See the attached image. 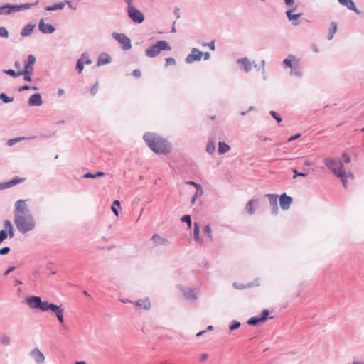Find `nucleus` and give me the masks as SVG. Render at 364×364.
Here are the masks:
<instances>
[{
  "mask_svg": "<svg viewBox=\"0 0 364 364\" xmlns=\"http://www.w3.org/2000/svg\"><path fill=\"white\" fill-rule=\"evenodd\" d=\"M26 180V178L15 177L12 180L0 183V189H6L18 183H23Z\"/></svg>",
  "mask_w": 364,
  "mask_h": 364,
  "instance_id": "13",
  "label": "nucleus"
},
{
  "mask_svg": "<svg viewBox=\"0 0 364 364\" xmlns=\"http://www.w3.org/2000/svg\"><path fill=\"white\" fill-rule=\"evenodd\" d=\"M34 28V26L32 24L26 25L21 31V35L22 36H27L31 33Z\"/></svg>",
  "mask_w": 364,
  "mask_h": 364,
  "instance_id": "28",
  "label": "nucleus"
},
{
  "mask_svg": "<svg viewBox=\"0 0 364 364\" xmlns=\"http://www.w3.org/2000/svg\"><path fill=\"white\" fill-rule=\"evenodd\" d=\"M240 322L237 321H233L232 323L229 326V328L230 331H234L237 329L240 326Z\"/></svg>",
  "mask_w": 364,
  "mask_h": 364,
  "instance_id": "37",
  "label": "nucleus"
},
{
  "mask_svg": "<svg viewBox=\"0 0 364 364\" xmlns=\"http://www.w3.org/2000/svg\"><path fill=\"white\" fill-rule=\"evenodd\" d=\"M117 207L120 206V203H119V200H114L113 202V204H112V211L114 213L116 216H118L119 213H118V210L117 209Z\"/></svg>",
  "mask_w": 364,
  "mask_h": 364,
  "instance_id": "38",
  "label": "nucleus"
},
{
  "mask_svg": "<svg viewBox=\"0 0 364 364\" xmlns=\"http://www.w3.org/2000/svg\"><path fill=\"white\" fill-rule=\"evenodd\" d=\"M84 61L82 59H79L77 63L76 68L79 71V73H81L84 68Z\"/></svg>",
  "mask_w": 364,
  "mask_h": 364,
  "instance_id": "42",
  "label": "nucleus"
},
{
  "mask_svg": "<svg viewBox=\"0 0 364 364\" xmlns=\"http://www.w3.org/2000/svg\"><path fill=\"white\" fill-rule=\"evenodd\" d=\"M299 136H300V134H296V135L292 136H291V137L289 139V140H288V141H293V140H294V139H297V138H298V137H299Z\"/></svg>",
  "mask_w": 364,
  "mask_h": 364,
  "instance_id": "62",
  "label": "nucleus"
},
{
  "mask_svg": "<svg viewBox=\"0 0 364 364\" xmlns=\"http://www.w3.org/2000/svg\"><path fill=\"white\" fill-rule=\"evenodd\" d=\"M8 235H13V226L10 221L5 220L4 222V230L0 231V243L6 239Z\"/></svg>",
  "mask_w": 364,
  "mask_h": 364,
  "instance_id": "8",
  "label": "nucleus"
},
{
  "mask_svg": "<svg viewBox=\"0 0 364 364\" xmlns=\"http://www.w3.org/2000/svg\"><path fill=\"white\" fill-rule=\"evenodd\" d=\"M205 60H208L210 58V54L208 52L203 53V55Z\"/></svg>",
  "mask_w": 364,
  "mask_h": 364,
  "instance_id": "60",
  "label": "nucleus"
},
{
  "mask_svg": "<svg viewBox=\"0 0 364 364\" xmlns=\"http://www.w3.org/2000/svg\"><path fill=\"white\" fill-rule=\"evenodd\" d=\"M29 355L34 359L37 364H42L46 360L44 354L38 348H35L31 350Z\"/></svg>",
  "mask_w": 364,
  "mask_h": 364,
  "instance_id": "12",
  "label": "nucleus"
},
{
  "mask_svg": "<svg viewBox=\"0 0 364 364\" xmlns=\"http://www.w3.org/2000/svg\"><path fill=\"white\" fill-rule=\"evenodd\" d=\"M23 139H24L23 137H17V138L10 139L8 141L7 144L9 146H11L14 145L16 142H18Z\"/></svg>",
  "mask_w": 364,
  "mask_h": 364,
  "instance_id": "40",
  "label": "nucleus"
},
{
  "mask_svg": "<svg viewBox=\"0 0 364 364\" xmlns=\"http://www.w3.org/2000/svg\"><path fill=\"white\" fill-rule=\"evenodd\" d=\"M287 15L288 18L290 21L297 20L300 17V16H301L300 14H293L291 10L287 11Z\"/></svg>",
  "mask_w": 364,
  "mask_h": 364,
  "instance_id": "36",
  "label": "nucleus"
},
{
  "mask_svg": "<svg viewBox=\"0 0 364 364\" xmlns=\"http://www.w3.org/2000/svg\"><path fill=\"white\" fill-rule=\"evenodd\" d=\"M11 343V337L6 333L0 334V345L3 346H8Z\"/></svg>",
  "mask_w": 364,
  "mask_h": 364,
  "instance_id": "22",
  "label": "nucleus"
},
{
  "mask_svg": "<svg viewBox=\"0 0 364 364\" xmlns=\"http://www.w3.org/2000/svg\"><path fill=\"white\" fill-rule=\"evenodd\" d=\"M296 60V57L294 55H289L287 58L284 60V64L287 68L293 67V62Z\"/></svg>",
  "mask_w": 364,
  "mask_h": 364,
  "instance_id": "31",
  "label": "nucleus"
},
{
  "mask_svg": "<svg viewBox=\"0 0 364 364\" xmlns=\"http://www.w3.org/2000/svg\"><path fill=\"white\" fill-rule=\"evenodd\" d=\"M42 311H52L55 314L58 320L63 323L64 322L63 309L61 306L50 304L47 301H42L39 309Z\"/></svg>",
  "mask_w": 364,
  "mask_h": 364,
  "instance_id": "4",
  "label": "nucleus"
},
{
  "mask_svg": "<svg viewBox=\"0 0 364 364\" xmlns=\"http://www.w3.org/2000/svg\"><path fill=\"white\" fill-rule=\"evenodd\" d=\"M218 146V152L220 154H225L230 150V146L225 142L220 141Z\"/></svg>",
  "mask_w": 364,
  "mask_h": 364,
  "instance_id": "29",
  "label": "nucleus"
},
{
  "mask_svg": "<svg viewBox=\"0 0 364 364\" xmlns=\"http://www.w3.org/2000/svg\"><path fill=\"white\" fill-rule=\"evenodd\" d=\"M144 139L149 147L156 154H166L171 150L170 144L161 136L154 133H146Z\"/></svg>",
  "mask_w": 364,
  "mask_h": 364,
  "instance_id": "2",
  "label": "nucleus"
},
{
  "mask_svg": "<svg viewBox=\"0 0 364 364\" xmlns=\"http://www.w3.org/2000/svg\"><path fill=\"white\" fill-rule=\"evenodd\" d=\"M324 164L328 169H330L337 177L340 178L342 181L343 185L345 188L347 187V179H354V176L349 173H346L343 168V164L331 158H326L324 159Z\"/></svg>",
  "mask_w": 364,
  "mask_h": 364,
  "instance_id": "3",
  "label": "nucleus"
},
{
  "mask_svg": "<svg viewBox=\"0 0 364 364\" xmlns=\"http://www.w3.org/2000/svg\"><path fill=\"white\" fill-rule=\"evenodd\" d=\"M181 220L183 222L187 223L188 228H191V220L190 215H183L181 218Z\"/></svg>",
  "mask_w": 364,
  "mask_h": 364,
  "instance_id": "45",
  "label": "nucleus"
},
{
  "mask_svg": "<svg viewBox=\"0 0 364 364\" xmlns=\"http://www.w3.org/2000/svg\"><path fill=\"white\" fill-rule=\"evenodd\" d=\"M294 178H296V176H302V177H305L307 176L306 173H299L296 170H294Z\"/></svg>",
  "mask_w": 364,
  "mask_h": 364,
  "instance_id": "51",
  "label": "nucleus"
},
{
  "mask_svg": "<svg viewBox=\"0 0 364 364\" xmlns=\"http://www.w3.org/2000/svg\"><path fill=\"white\" fill-rule=\"evenodd\" d=\"M204 233L207 235L208 238L209 240H212L213 234H212V230L210 225H206L203 228Z\"/></svg>",
  "mask_w": 364,
  "mask_h": 364,
  "instance_id": "35",
  "label": "nucleus"
},
{
  "mask_svg": "<svg viewBox=\"0 0 364 364\" xmlns=\"http://www.w3.org/2000/svg\"><path fill=\"white\" fill-rule=\"evenodd\" d=\"M65 4H70L69 1H65V2H60L58 4H55L53 6H46V11H55L58 9H63L65 7Z\"/></svg>",
  "mask_w": 364,
  "mask_h": 364,
  "instance_id": "25",
  "label": "nucleus"
},
{
  "mask_svg": "<svg viewBox=\"0 0 364 364\" xmlns=\"http://www.w3.org/2000/svg\"><path fill=\"white\" fill-rule=\"evenodd\" d=\"M269 314V311L268 309H264L262 311V316H260V318L262 321H265L267 320Z\"/></svg>",
  "mask_w": 364,
  "mask_h": 364,
  "instance_id": "46",
  "label": "nucleus"
},
{
  "mask_svg": "<svg viewBox=\"0 0 364 364\" xmlns=\"http://www.w3.org/2000/svg\"><path fill=\"white\" fill-rule=\"evenodd\" d=\"M152 240L156 245H165L168 243V240L166 238L161 237L158 235H154L152 237Z\"/></svg>",
  "mask_w": 364,
  "mask_h": 364,
  "instance_id": "26",
  "label": "nucleus"
},
{
  "mask_svg": "<svg viewBox=\"0 0 364 364\" xmlns=\"http://www.w3.org/2000/svg\"><path fill=\"white\" fill-rule=\"evenodd\" d=\"M3 72L7 75L12 76L13 77H16L18 76H21L23 75L22 70L18 71V72H15L14 70L9 69V70H3Z\"/></svg>",
  "mask_w": 364,
  "mask_h": 364,
  "instance_id": "33",
  "label": "nucleus"
},
{
  "mask_svg": "<svg viewBox=\"0 0 364 364\" xmlns=\"http://www.w3.org/2000/svg\"><path fill=\"white\" fill-rule=\"evenodd\" d=\"M182 292L185 298L188 300L195 301L197 299V292H196L193 289L191 288H183Z\"/></svg>",
  "mask_w": 364,
  "mask_h": 364,
  "instance_id": "15",
  "label": "nucleus"
},
{
  "mask_svg": "<svg viewBox=\"0 0 364 364\" xmlns=\"http://www.w3.org/2000/svg\"><path fill=\"white\" fill-rule=\"evenodd\" d=\"M74 364H87L85 361H76Z\"/></svg>",
  "mask_w": 364,
  "mask_h": 364,
  "instance_id": "64",
  "label": "nucleus"
},
{
  "mask_svg": "<svg viewBox=\"0 0 364 364\" xmlns=\"http://www.w3.org/2000/svg\"><path fill=\"white\" fill-rule=\"evenodd\" d=\"M187 184H190V185H192L194 187L196 188L197 189V191L196 192H200V194H202L203 193V191L201 189V186L200 185L193 182V181H187L186 182Z\"/></svg>",
  "mask_w": 364,
  "mask_h": 364,
  "instance_id": "41",
  "label": "nucleus"
},
{
  "mask_svg": "<svg viewBox=\"0 0 364 364\" xmlns=\"http://www.w3.org/2000/svg\"><path fill=\"white\" fill-rule=\"evenodd\" d=\"M104 175H105V173H104V172L98 171V172H97V173L95 174V178L101 177V176H103Z\"/></svg>",
  "mask_w": 364,
  "mask_h": 364,
  "instance_id": "59",
  "label": "nucleus"
},
{
  "mask_svg": "<svg viewBox=\"0 0 364 364\" xmlns=\"http://www.w3.org/2000/svg\"><path fill=\"white\" fill-rule=\"evenodd\" d=\"M203 53L197 48H193L191 53L186 57L187 63H192L195 61H199L202 59Z\"/></svg>",
  "mask_w": 364,
  "mask_h": 364,
  "instance_id": "11",
  "label": "nucleus"
},
{
  "mask_svg": "<svg viewBox=\"0 0 364 364\" xmlns=\"http://www.w3.org/2000/svg\"><path fill=\"white\" fill-rule=\"evenodd\" d=\"M38 4V0H36V2H34L33 4H24L15 6L6 4L0 7V15H6L14 11H17L23 9H28L31 7L32 5H37Z\"/></svg>",
  "mask_w": 364,
  "mask_h": 364,
  "instance_id": "6",
  "label": "nucleus"
},
{
  "mask_svg": "<svg viewBox=\"0 0 364 364\" xmlns=\"http://www.w3.org/2000/svg\"><path fill=\"white\" fill-rule=\"evenodd\" d=\"M27 305L33 309H39L41 305V298L38 296H29L26 299Z\"/></svg>",
  "mask_w": 364,
  "mask_h": 364,
  "instance_id": "9",
  "label": "nucleus"
},
{
  "mask_svg": "<svg viewBox=\"0 0 364 364\" xmlns=\"http://www.w3.org/2000/svg\"><path fill=\"white\" fill-rule=\"evenodd\" d=\"M136 305L144 310H149L151 306V301L147 297L137 300L136 301Z\"/></svg>",
  "mask_w": 364,
  "mask_h": 364,
  "instance_id": "17",
  "label": "nucleus"
},
{
  "mask_svg": "<svg viewBox=\"0 0 364 364\" xmlns=\"http://www.w3.org/2000/svg\"><path fill=\"white\" fill-rule=\"evenodd\" d=\"M0 99L5 103L11 102L13 101V98L8 97L4 93L0 94Z\"/></svg>",
  "mask_w": 364,
  "mask_h": 364,
  "instance_id": "39",
  "label": "nucleus"
},
{
  "mask_svg": "<svg viewBox=\"0 0 364 364\" xmlns=\"http://www.w3.org/2000/svg\"><path fill=\"white\" fill-rule=\"evenodd\" d=\"M200 194V192H196L193 198H192L191 203H193L197 198V196Z\"/></svg>",
  "mask_w": 364,
  "mask_h": 364,
  "instance_id": "63",
  "label": "nucleus"
},
{
  "mask_svg": "<svg viewBox=\"0 0 364 364\" xmlns=\"http://www.w3.org/2000/svg\"><path fill=\"white\" fill-rule=\"evenodd\" d=\"M176 62L173 58H166V66L175 65Z\"/></svg>",
  "mask_w": 364,
  "mask_h": 364,
  "instance_id": "43",
  "label": "nucleus"
},
{
  "mask_svg": "<svg viewBox=\"0 0 364 364\" xmlns=\"http://www.w3.org/2000/svg\"><path fill=\"white\" fill-rule=\"evenodd\" d=\"M208 358V355L207 353H203L200 355V361H205Z\"/></svg>",
  "mask_w": 364,
  "mask_h": 364,
  "instance_id": "57",
  "label": "nucleus"
},
{
  "mask_svg": "<svg viewBox=\"0 0 364 364\" xmlns=\"http://www.w3.org/2000/svg\"><path fill=\"white\" fill-rule=\"evenodd\" d=\"M258 204L257 200H250L246 204V210L250 214L253 215L255 212V206Z\"/></svg>",
  "mask_w": 364,
  "mask_h": 364,
  "instance_id": "23",
  "label": "nucleus"
},
{
  "mask_svg": "<svg viewBox=\"0 0 364 364\" xmlns=\"http://www.w3.org/2000/svg\"><path fill=\"white\" fill-rule=\"evenodd\" d=\"M141 71H140L139 70H138V69L134 70L133 71V73H132V75H133L134 77H141Z\"/></svg>",
  "mask_w": 364,
  "mask_h": 364,
  "instance_id": "52",
  "label": "nucleus"
},
{
  "mask_svg": "<svg viewBox=\"0 0 364 364\" xmlns=\"http://www.w3.org/2000/svg\"><path fill=\"white\" fill-rule=\"evenodd\" d=\"M14 269H15V267L14 266L10 267L6 271L4 272V276L8 275L10 272L14 271Z\"/></svg>",
  "mask_w": 364,
  "mask_h": 364,
  "instance_id": "55",
  "label": "nucleus"
},
{
  "mask_svg": "<svg viewBox=\"0 0 364 364\" xmlns=\"http://www.w3.org/2000/svg\"><path fill=\"white\" fill-rule=\"evenodd\" d=\"M208 46V48L212 50H215V41H212L210 43H208L207 45Z\"/></svg>",
  "mask_w": 364,
  "mask_h": 364,
  "instance_id": "54",
  "label": "nucleus"
},
{
  "mask_svg": "<svg viewBox=\"0 0 364 364\" xmlns=\"http://www.w3.org/2000/svg\"><path fill=\"white\" fill-rule=\"evenodd\" d=\"M343 159L344 160V162L346 163H350V156L347 154H343Z\"/></svg>",
  "mask_w": 364,
  "mask_h": 364,
  "instance_id": "50",
  "label": "nucleus"
},
{
  "mask_svg": "<svg viewBox=\"0 0 364 364\" xmlns=\"http://www.w3.org/2000/svg\"><path fill=\"white\" fill-rule=\"evenodd\" d=\"M29 89H30L29 86L25 85V86H23V87H20V88L18 89V90H19L20 92H22V91H24V90H29Z\"/></svg>",
  "mask_w": 364,
  "mask_h": 364,
  "instance_id": "61",
  "label": "nucleus"
},
{
  "mask_svg": "<svg viewBox=\"0 0 364 364\" xmlns=\"http://www.w3.org/2000/svg\"><path fill=\"white\" fill-rule=\"evenodd\" d=\"M114 38L122 44L124 50H129L131 48L132 45L129 38L123 33H114Z\"/></svg>",
  "mask_w": 364,
  "mask_h": 364,
  "instance_id": "10",
  "label": "nucleus"
},
{
  "mask_svg": "<svg viewBox=\"0 0 364 364\" xmlns=\"http://www.w3.org/2000/svg\"><path fill=\"white\" fill-rule=\"evenodd\" d=\"M238 63L240 64L241 65H242L244 70L246 71V72H248L251 70L252 68V63L248 61V60L245 58H242V59H240L238 60Z\"/></svg>",
  "mask_w": 364,
  "mask_h": 364,
  "instance_id": "27",
  "label": "nucleus"
},
{
  "mask_svg": "<svg viewBox=\"0 0 364 364\" xmlns=\"http://www.w3.org/2000/svg\"><path fill=\"white\" fill-rule=\"evenodd\" d=\"M35 62H36L35 57L32 55H29L28 57V60L25 65V69L23 71H29L30 73H33V65H34Z\"/></svg>",
  "mask_w": 364,
  "mask_h": 364,
  "instance_id": "20",
  "label": "nucleus"
},
{
  "mask_svg": "<svg viewBox=\"0 0 364 364\" xmlns=\"http://www.w3.org/2000/svg\"><path fill=\"white\" fill-rule=\"evenodd\" d=\"M9 33L6 28L4 27H0V37L8 38Z\"/></svg>",
  "mask_w": 364,
  "mask_h": 364,
  "instance_id": "44",
  "label": "nucleus"
},
{
  "mask_svg": "<svg viewBox=\"0 0 364 364\" xmlns=\"http://www.w3.org/2000/svg\"><path fill=\"white\" fill-rule=\"evenodd\" d=\"M83 177L85 178H95V174H92V173H87L85 174Z\"/></svg>",
  "mask_w": 364,
  "mask_h": 364,
  "instance_id": "56",
  "label": "nucleus"
},
{
  "mask_svg": "<svg viewBox=\"0 0 364 364\" xmlns=\"http://www.w3.org/2000/svg\"><path fill=\"white\" fill-rule=\"evenodd\" d=\"M270 114L274 117L278 122L282 121V118L277 114L275 111H271Z\"/></svg>",
  "mask_w": 364,
  "mask_h": 364,
  "instance_id": "49",
  "label": "nucleus"
},
{
  "mask_svg": "<svg viewBox=\"0 0 364 364\" xmlns=\"http://www.w3.org/2000/svg\"><path fill=\"white\" fill-rule=\"evenodd\" d=\"M128 14L129 18L136 23H140L144 19L143 14L130 4L128 6Z\"/></svg>",
  "mask_w": 364,
  "mask_h": 364,
  "instance_id": "7",
  "label": "nucleus"
},
{
  "mask_svg": "<svg viewBox=\"0 0 364 364\" xmlns=\"http://www.w3.org/2000/svg\"><path fill=\"white\" fill-rule=\"evenodd\" d=\"M215 149V146L213 144H209L207 146V151L209 153H212L213 151Z\"/></svg>",
  "mask_w": 364,
  "mask_h": 364,
  "instance_id": "53",
  "label": "nucleus"
},
{
  "mask_svg": "<svg viewBox=\"0 0 364 364\" xmlns=\"http://www.w3.org/2000/svg\"><path fill=\"white\" fill-rule=\"evenodd\" d=\"M171 48L165 41H159L155 45L146 50V55L154 58L158 55L161 50H170Z\"/></svg>",
  "mask_w": 364,
  "mask_h": 364,
  "instance_id": "5",
  "label": "nucleus"
},
{
  "mask_svg": "<svg viewBox=\"0 0 364 364\" xmlns=\"http://www.w3.org/2000/svg\"><path fill=\"white\" fill-rule=\"evenodd\" d=\"M22 72H23V75L24 80L26 81H31V76L33 73H30L29 71H22Z\"/></svg>",
  "mask_w": 364,
  "mask_h": 364,
  "instance_id": "47",
  "label": "nucleus"
},
{
  "mask_svg": "<svg viewBox=\"0 0 364 364\" xmlns=\"http://www.w3.org/2000/svg\"><path fill=\"white\" fill-rule=\"evenodd\" d=\"M338 2L343 5L347 7L350 10L354 11L356 14H359L360 12L358 11L353 3L352 0H338Z\"/></svg>",
  "mask_w": 364,
  "mask_h": 364,
  "instance_id": "19",
  "label": "nucleus"
},
{
  "mask_svg": "<svg viewBox=\"0 0 364 364\" xmlns=\"http://www.w3.org/2000/svg\"><path fill=\"white\" fill-rule=\"evenodd\" d=\"M280 206L283 210H287L289 208L290 205L292 203V198L282 194L279 198Z\"/></svg>",
  "mask_w": 364,
  "mask_h": 364,
  "instance_id": "14",
  "label": "nucleus"
},
{
  "mask_svg": "<svg viewBox=\"0 0 364 364\" xmlns=\"http://www.w3.org/2000/svg\"><path fill=\"white\" fill-rule=\"evenodd\" d=\"M39 29L44 33H52L55 31L53 26L49 23H46L43 20H41L39 23Z\"/></svg>",
  "mask_w": 364,
  "mask_h": 364,
  "instance_id": "16",
  "label": "nucleus"
},
{
  "mask_svg": "<svg viewBox=\"0 0 364 364\" xmlns=\"http://www.w3.org/2000/svg\"><path fill=\"white\" fill-rule=\"evenodd\" d=\"M259 285H260L259 279H255V281L252 283H249L246 285H239L236 282H235L233 284V286L235 289H240L251 287L253 286H259Z\"/></svg>",
  "mask_w": 364,
  "mask_h": 364,
  "instance_id": "24",
  "label": "nucleus"
},
{
  "mask_svg": "<svg viewBox=\"0 0 364 364\" xmlns=\"http://www.w3.org/2000/svg\"><path fill=\"white\" fill-rule=\"evenodd\" d=\"M267 197L269 198V200L271 203H277V196L273 194H267Z\"/></svg>",
  "mask_w": 364,
  "mask_h": 364,
  "instance_id": "48",
  "label": "nucleus"
},
{
  "mask_svg": "<svg viewBox=\"0 0 364 364\" xmlns=\"http://www.w3.org/2000/svg\"><path fill=\"white\" fill-rule=\"evenodd\" d=\"M259 322H263L261 319L260 317H257V316H254V317H251L248 321H247V323L250 326H256L257 325Z\"/></svg>",
  "mask_w": 364,
  "mask_h": 364,
  "instance_id": "34",
  "label": "nucleus"
},
{
  "mask_svg": "<svg viewBox=\"0 0 364 364\" xmlns=\"http://www.w3.org/2000/svg\"><path fill=\"white\" fill-rule=\"evenodd\" d=\"M337 31V23L335 22H331V28L329 30V35L328 38L331 40L333 38L335 33Z\"/></svg>",
  "mask_w": 364,
  "mask_h": 364,
  "instance_id": "32",
  "label": "nucleus"
},
{
  "mask_svg": "<svg viewBox=\"0 0 364 364\" xmlns=\"http://www.w3.org/2000/svg\"><path fill=\"white\" fill-rule=\"evenodd\" d=\"M42 99L40 94L32 95L28 100L30 106H40L42 105Z\"/></svg>",
  "mask_w": 364,
  "mask_h": 364,
  "instance_id": "18",
  "label": "nucleus"
},
{
  "mask_svg": "<svg viewBox=\"0 0 364 364\" xmlns=\"http://www.w3.org/2000/svg\"><path fill=\"white\" fill-rule=\"evenodd\" d=\"M199 230H200V226H199L198 223H194V229H193V236H194V239L197 242L202 241V240L199 237Z\"/></svg>",
  "mask_w": 364,
  "mask_h": 364,
  "instance_id": "30",
  "label": "nucleus"
},
{
  "mask_svg": "<svg viewBox=\"0 0 364 364\" xmlns=\"http://www.w3.org/2000/svg\"><path fill=\"white\" fill-rule=\"evenodd\" d=\"M14 221L18 230L23 233L34 229L36 223L33 216L28 213L25 200H19L16 203Z\"/></svg>",
  "mask_w": 364,
  "mask_h": 364,
  "instance_id": "1",
  "label": "nucleus"
},
{
  "mask_svg": "<svg viewBox=\"0 0 364 364\" xmlns=\"http://www.w3.org/2000/svg\"><path fill=\"white\" fill-rule=\"evenodd\" d=\"M97 91V85H95L92 89H91V93L92 95H95Z\"/></svg>",
  "mask_w": 364,
  "mask_h": 364,
  "instance_id": "58",
  "label": "nucleus"
},
{
  "mask_svg": "<svg viewBox=\"0 0 364 364\" xmlns=\"http://www.w3.org/2000/svg\"><path fill=\"white\" fill-rule=\"evenodd\" d=\"M111 60L110 56L107 53H102L97 60V66L104 65L108 64Z\"/></svg>",
  "mask_w": 364,
  "mask_h": 364,
  "instance_id": "21",
  "label": "nucleus"
}]
</instances>
